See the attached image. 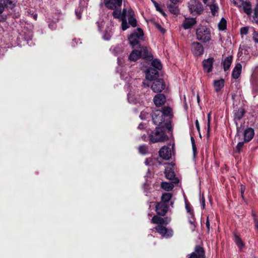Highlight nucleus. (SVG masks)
I'll return each mask as SVG.
<instances>
[{
	"label": "nucleus",
	"mask_w": 258,
	"mask_h": 258,
	"mask_svg": "<svg viewBox=\"0 0 258 258\" xmlns=\"http://www.w3.org/2000/svg\"><path fill=\"white\" fill-rule=\"evenodd\" d=\"M172 130L171 120L166 121L161 126H157L149 135L150 141L152 143H155L168 141L169 138L166 135V133H169L172 136Z\"/></svg>",
	"instance_id": "nucleus-1"
},
{
	"label": "nucleus",
	"mask_w": 258,
	"mask_h": 258,
	"mask_svg": "<svg viewBox=\"0 0 258 258\" xmlns=\"http://www.w3.org/2000/svg\"><path fill=\"white\" fill-rule=\"evenodd\" d=\"M196 34L197 39L202 42L206 43L211 40V30L207 26H200L196 29Z\"/></svg>",
	"instance_id": "nucleus-2"
},
{
	"label": "nucleus",
	"mask_w": 258,
	"mask_h": 258,
	"mask_svg": "<svg viewBox=\"0 0 258 258\" xmlns=\"http://www.w3.org/2000/svg\"><path fill=\"white\" fill-rule=\"evenodd\" d=\"M137 32L135 31L128 37V40L132 47H140V40L144 39V33L141 28H138Z\"/></svg>",
	"instance_id": "nucleus-3"
},
{
	"label": "nucleus",
	"mask_w": 258,
	"mask_h": 258,
	"mask_svg": "<svg viewBox=\"0 0 258 258\" xmlns=\"http://www.w3.org/2000/svg\"><path fill=\"white\" fill-rule=\"evenodd\" d=\"M188 7L190 13L193 15H200L203 11V5L198 1L190 0L188 3Z\"/></svg>",
	"instance_id": "nucleus-4"
},
{
	"label": "nucleus",
	"mask_w": 258,
	"mask_h": 258,
	"mask_svg": "<svg viewBox=\"0 0 258 258\" xmlns=\"http://www.w3.org/2000/svg\"><path fill=\"white\" fill-rule=\"evenodd\" d=\"M152 81L151 89L153 92L160 93L165 89L166 85L163 79L158 78Z\"/></svg>",
	"instance_id": "nucleus-5"
},
{
	"label": "nucleus",
	"mask_w": 258,
	"mask_h": 258,
	"mask_svg": "<svg viewBox=\"0 0 258 258\" xmlns=\"http://www.w3.org/2000/svg\"><path fill=\"white\" fill-rule=\"evenodd\" d=\"M191 51L195 57L201 56L204 54V46L199 42H194L191 45Z\"/></svg>",
	"instance_id": "nucleus-6"
},
{
	"label": "nucleus",
	"mask_w": 258,
	"mask_h": 258,
	"mask_svg": "<svg viewBox=\"0 0 258 258\" xmlns=\"http://www.w3.org/2000/svg\"><path fill=\"white\" fill-rule=\"evenodd\" d=\"M152 118L153 123L158 126H161L165 120L161 110L157 109L155 110L152 114Z\"/></svg>",
	"instance_id": "nucleus-7"
},
{
	"label": "nucleus",
	"mask_w": 258,
	"mask_h": 258,
	"mask_svg": "<svg viewBox=\"0 0 258 258\" xmlns=\"http://www.w3.org/2000/svg\"><path fill=\"white\" fill-rule=\"evenodd\" d=\"M188 258H206L204 248L201 245H196L194 251L189 255Z\"/></svg>",
	"instance_id": "nucleus-8"
},
{
	"label": "nucleus",
	"mask_w": 258,
	"mask_h": 258,
	"mask_svg": "<svg viewBox=\"0 0 258 258\" xmlns=\"http://www.w3.org/2000/svg\"><path fill=\"white\" fill-rule=\"evenodd\" d=\"M169 146H164L159 151V156L165 160H168L171 158V151Z\"/></svg>",
	"instance_id": "nucleus-9"
},
{
	"label": "nucleus",
	"mask_w": 258,
	"mask_h": 258,
	"mask_svg": "<svg viewBox=\"0 0 258 258\" xmlns=\"http://www.w3.org/2000/svg\"><path fill=\"white\" fill-rule=\"evenodd\" d=\"M105 6L109 10H115L122 5V0H103Z\"/></svg>",
	"instance_id": "nucleus-10"
},
{
	"label": "nucleus",
	"mask_w": 258,
	"mask_h": 258,
	"mask_svg": "<svg viewBox=\"0 0 258 258\" xmlns=\"http://www.w3.org/2000/svg\"><path fill=\"white\" fill-rule=\"evenodd\" d=\"M159 70L155 68L149 67L146 72V78L147 80L153 81L158 79Z\"/></svg>",
	"instance_id": "nucleus-11"
},
{
	"label": "nucleus",
	"mask_w": 258,
	"mask_h": 258,
	"mask_svg": "<svg viewBox=\"0 0 258 258\" xmlns=\"http://www.w3.org/2000/svg\"><path fill=\"white\" fill-rule=\"evenodd\" d=\"M168 208L169 207L166 204L159 202L156 205V212L157 215L163 216L167 213Z\"/></svg>",
	"instance_id": "nucleus-12"
},
{
	"label": "nucleus",
	"mask_w": 258,
	"mask_h": 258,
	"mask_svg": "<svg viewBox=\"0 0 258 258\" xmlns=\"http://www.w3.org/2000/svg\"><path fill=\"white\" fill-rule=\"evenodd\" d=\"M233 120L234 122L240 120L246 113L245 109L243 107L236 108L233 110Z\"/></svg>",
	"instance_id": "nucleus-13"
},
{
	"label": "nucleus",
	"mask_w": 258,
	"mask_h": 258,
	"mask_svg": "<svg viewBox=\"0 0 258 258\" xmlns=\"http://www.w3.org/2000/svg\"><path fill=\"white\" fill-rule=\"evenodd\" d=\"M140 55L143 59L151 61L153 59V55L149 52L148 49L146 46H140L139 47Z\"/></svg>",
	"instance_id": "nucleus-14"
},
{
	"label": "nucleus",
	"mask_w": 258,
	"mask_h": 258,
	"mask_svg": "<svg viewBox=\"0 0 258 258\" xmlns=\"http://www.w3.org/2000/svg\"><path fill=\"white\" fill-rule=\"evenodd\" d=\"M155 228L156 231L163 236L170 237L172 235V231L169 230L162 225H158Z\"/></svg>",
	"instance_id": "nucleus-15"
},
{
	"label": "nucleus",
	"mask_w": 258,
	"mask_h": 258,
	"mask_svg": "<svg viewBox=\"0 0 258 258\" xmlns=\"http://www.w3.org/2000/svg\"><path fill=\"white\" fill-rule=\"evenodd\" d=\"M214 61V59L213 57H210L208 59H204L202 62L204 70L207 73L212 72Z\"/></svg>",
	"instance_id": "nucleus-16"
},
{
	"label": "nucleus",
	"mask_w": 258,
	"mask_h": 258,
	"mask_svg": "<svg viewBox=\"0 0 258 258\" xmlns=\"http://www.w3.org/2000/svg\"><path fill=\"white\" fill-rule=\"evenodd\" d=\"M153 100L155 105L160 107L165 104L166 101V98L163 94L159 93L155 96Z\"/></svg>",
	"instance_id": "nucleus-17"
},
{
	"label": "nucleus",
	"mask_w": 258,
	"mask_h": 258,
	"mask_svg": "<svg viewBox=\"0 0 258 258\" xmlns=\"http://www.w3.org/2000/svg\"><path fill=\"white\" fill-rule=\"evenodd\" d=\"M243 139L245 142L251 141L254 135V130L251 127L246 128L243 132Z\"/></svg>",
	"instance_id": "nucleus-18"
},
{
	"label": "nucleus",
	"mask_w": 258,
	"mask_h": 258,
	"mask_svg": "<svg viewBox=\"0 0 258 258\" xmlns=\"http://www.w3.org/2000/svg\"><path fill=\"white\" fill-rule=\"evenodd\" d=\"M165 174L166 178L170 180H172L173 183L175 184L179 183V180L177 177H175V172L172 169H170L168 170H165Z\"/></svg>",
	"instance_id": "nucleus-19"
},
{
	"label": "nucleus",
	"mask_w": 258,
	"mask_h": 258,
	"mask_svg": "<svg viewBox=\"0 0 258 258\" xmlns=\"http://www.w3.org/2000/svg\"><path fill=\"white\" fill-rule=\"evenodd\" d=\"M196 23V18H185L183 22L182 26L184 29H188L195 25Z\"/></svg>",
	"instance_id": "nucleus-20"
},
{
	"label": "nucleus",
	"mask_w": 258,
	"mask_h": 258,
	"mask_svg": "<svg viewBox=\"0 0 258 258\" xmlns=\"http://www.w3.org/2000/svg\"><path fill=\"white\" fill-rule=\"evenodd\" d=\"M128 23L133 27H136L137 25V21L135 17V13L132 9H130L128 12Z\"/></svg>",
	"instance_id": "nucleus-21"
},
{
	"label": "nucleus",
	"mask_w": 258,
	"mask_h": 258,
	"mask_svg": "<svg viewBox=\"0 0 258 258\" xmlns=\"http://www.w3.org/2000/svg\"><path fill=\"white\" fill-rule=\"evenodd\" d=\"M241 70L242 65L240 63H237L232 71V77L235 79H238L240 76Z\"/></svg>",
	"instance_id": "nucleus-22"
},
{
	"label": "nucleus",
	"mask_w": 258,
	"mask_h": 258,
	"mask_svg": "<svg viewBox=\"0 0 258 258\" xmlns=\"http://www.w3.org/2000/svg\"><path fill=\"white\" fill-rule=\"evenodd\" d=\"M167 8L169 11L174 15H178L180 13L177 3H170V4H167Z\"/></svg>",
	"instance_id": "nucleus-23"
},
{
	"label": "nucleus",
	"mask_w": 258,
	"mask_h": 258,
	"mask_svg": "<svg viewBox=\"0 0 258 258\" xmlns=\"http://www.w3.org/2000/svg\"><path fill=\"white\" fill-rule=\"evenodd\" d=\"M225 81L223 79L214 81L213 85L215 92H219L224 86Z\"/></svg>",
	"instance_id": "nucleus-24"
},
{
	"label": "nucleus",
	"mask_w": 258,
	"mask_h": 258,
	"mask_svg": "<svg viewBox=\"0 0 258 258\" xmlns=\"http://www.w3.org/2000/svg\"><path fill=\"white\" fill-rule=\"evenodd\" d=\"M161 112L163 116L169 117L170 119H171L173 117L172 113V109L169 106H164L162 108Z\"/></svg>",
	"instance_id": "nucleus-25"
},
{
	"label": "nucleus",
	"mask_w": 258,
	"mask_h": 258,
	"mask_svg": "<svg viewBox=\"0 0 258 258\" xmlns=\"http://www.w3.org/2000/svg\"><path fill=\"white\" fill-rule=\"evenodd\" d=\"M233 56L232 55L229 56L225 58L223 62V69L225 72L229 70L231 64L232 62Z\"/></svg>",
	"instance_id": "nucleus-26"
},
{
	"label": "nucleus",
	"mask_w": 258,
	"mask_h": 258,
	"mask_svg": "<svg viewBox=\"0 0 258 258\" xmlns=\"http://www.w3.org/2000/svg\"><path fill=\"white\" fill-rule=\"evenodd\" d=\"M242 6L244 12L248 16H250L252 13L251 5L249 2H243L241 4Z\"/></svg>",
	"instance_id": "nucleus-27"
},
{
	"label": "nucleus",
	"mask_w": 258,
	"mask_h": 258,
	"mask_svg": "<svg viewBox=\"0 0 258 258\" xmlns=\"http://www.w3.org/2000/svg\"><path fill=\"white\" fill-rule=\"evenodd\" d=\"M234 123L236 127V134L235 135V137H238L239 139H240L241 137L240 133H242V132L244 131V129L245 122L243 121L242 123H241L240 124H238V121Z\"/></svg>",
	"instance_id": "nucleus-28"
},
{
	"label": "nucleus",
	"mask_w": 258,
	"mask_h": 258,
	"mask_svg": "<svg viewBox=\"0 0 258 258\" xmlns=\"http://www.w3.org/2000/svg\"><path fill=\"white\" fill-rule=\"evenodd\" d=\"M141 58L139 50L135 49L132 51L128 56V59L131 61H136Z\"/></svg>",
	"instance_id": "nucleus-29"
},
{
	"label": "nucleus",
	"mask_w": 258,
	"mask_h": 258,
	"mask_svg": "<svg viewBox=\"0 0 258 258\" xmlns=\"http://www.w3.org/2000/svg\"><path fill=\"white\" fill-rule=\"evenodd\" d=\"M233 236H234V241L235 242L236 244L237 245V246L240 249L242 248L244 246V244L243 242L242 241L241 238L235 232L233 233Z\"/></svg>",
	"instance_id": "nucleus-30"
},
{
	"label": "nucleus",
	"mask_w": 258,
	"mask_h": 258,
	"mask_svg": "<svg viewBox=\"0 0 258 258\" xmlns=\"http://www.w3.org/2000/svg\"><path fill=\"white\" fill-rule=\"evenodd\" d=\"M173 196L172 194L169 192H165L163 193L161 196V203H163L166 204L169 202Z\"/></svg>",
	"instance_id": "nucleus-31"
},
{
	"label": "nucleus",
	"mask_w": 258,
	"mask_h": 258,
	"mask_svg": "<svg viewBox=\"0 0 258 258\" xmlns=\"http://www.w3.org/2000/svg\"><path fill=\"white\" fill-rule=\"evenodd\" d=\"M161 187L164 190L169 191L173 189L174 188V185L172 183L162 182L161 184Z\"/></svg>",
	"instance_id": "nucleus-32"
},
{
	"label": "nucleus",
	"mask_w": 258,
	"mask_h": 258,
	"mask_svg": "<svg viewBox=\"0 0 258 258\" xmlns=\"http://www.w3.org/2000/svg\"><path fill=\"white\" fill-rule=\"evenodd\" d=\"M152 68H155L159 71L162 69V64L161 61L158 59H155L151 62Z\"/></svg>",
	"instance_id": "nucleus-33"
},
{
	"label": "nucleus",
	"mask_w": 258,
	"mask_h": 258,
	"mask_svg": "<svg viewBox=\"0 0 258 258\" xmlns=\"http://www.w3.org/2000/svg\"><path fill=\"white\" fill-rule=\"evenodd\" d=\"M218 29L220 31H224L227 29V21L222 18L218 23Z\"/></svg>",
	"instance_id": "nucleus-34"
},
{
	"label": "nucleus",
	"mask_w": 258,
	"mask_h": 258,
	"mask_svg": "<svg viewBox=\"0 0 258 258\" xmlns=\"http://www.w3.org/2000/svg\"><path fill=\"white\" fill-rule=\"evenodd\" d=\"M152 222L154 224H159L158 225H163V219L162 218L155 215L153 217Z\"/></svg>",
	"instance_id": "nucleus-35"
},
{
	"label": "nucleus",
	"mask_w": 258,
	"mask_h": 258,
	"mask_svg": "<svg viewBox=\"0 0 258 258\" xmlns=\"http://www.w3.org/2000/svg\"><path fill=\"white\" fill-rule=\"evenodd\" d=\"M244 143H245L244 141L243 142H239L236 146L235 148L234 149V151L239 154L240 153L244 146Z\"/></svg>",
	"instance_id": "nucleus-36"
},
{
	"label": "nucleus",
	"mask_w": 258,
	"mask_h": 258,
	"mask_svg": "<svg viewBox=\"0 0 258 258\" xmlns=\"http://www.w3.org/2000/svg\"><path fill=\"white\" fill-rule=\"evenodd\" d=\"M210 9L213 16H216L219 10V7L217 4H212L210 6Z\"/></svg>",
	"instance_id": "nucleus-37"
},
{
	"label": "nucleus",
	"mask_w": 258,
	"mask_h": 258,
	"mask_svg": "<svg viewBox=\"0 0 258 258\" xmlns=\"http://www.w3.org/2000/svg\"><path fill=\"white\" fill-rule=\"evenodd\" d=\"M139 151L142 154H146L148 152V148L145 145H141L139 147Z\"/></svg>",
	"instance_id": "nucleus-38"
},
{
	"label": "nucleus",
	"mask_w": 258,
	"mask_h": 258,
	"mask_svg": "<svg viewBox=\"0 0 258 258\" xmlns=\"http://www.w3.org/2000/svg\"><path fill=\"white\" fill-rule=\"evenodd\" d=\"M4 4L5 7L10 9H12L15 7V4L13 1L5 0Z\"/></svg>",
	"instance_id": "nucleus-39"
},
{
	"label": "nucleus",
	"mask_w": 258,
	"mask_h": 258,
	"mask_svg": "<svg viewBox=\"0 0 258 258\" xmlns=\"http://www.w3.org/2000/svg\"><path fill=\"white\" fill-rule=\"evenodd\" d=\"M185 209H186L187 212L188 214H191L192 216L194 210L192 209V207L191 206L190 203L186 200L185 201Z\"/></svg>",
	"instance_id": "nucleus-40"
},
{
	"label": "nucleus",
	"mask_w": 258,
	"mask_h": 258,
	"mask_svg": "<svg viewBox=\"0 0 258 258\" xmlns=\"http://www.w3.org/2000/svg\"><path fill=\"white\" fill-rule=\"evenodd\" d=\"M121 28L123 31H125L129 28V25L127 23L126 18H122Z\"/></svg>",
	"instance_id": "nucleus-41"
},
{
	"label": "nucleus",
	"mask_w": 258,
	"mask_h": 258,
	"mask_svg": "<svg viewBox=\"0 0 258 258\" xmlns=\"http://www.w3.org/2000/svg\"><path fill=\"white\" fill-rule=\"evenodd\" d=\"M189 216L188 217V222L190 224L193 225L194 228L196 227V218L195 217V214L194 212L193 213V216H192L191 214H189Z\"/></svg>",
	"instance_id": "nucleus-42"
},
{
	"label": "nucleus",
	"mask_w": 258,
	"mask_h": 258,
	"mask_svg": "<svg viewBox=\"0 0 258 258\" xmlns=\"http://www.w3.org/2000/svg\"><path fill=\"white\" fill-rule=\"evenodd\" d=\"M211 113L210 112L208 114V122H207V136L208 138L209 137V134L210 131V123H211Z\"/></svg>",
	"instance_id": "nucleus-43"
},
{
	"label": "nucleus",
	"mask_w": 258,
	"mask_h": 258,
	"mask_svg": "<svg viewBox=\"0 0 258 258\" xmlns=\"http://www.w3.org/2000/svg\"><path fill=\"white\" fill-rule=\"evenodd\" d=\"M253 19L256 24H258V4H257L254 9V15Z\"/></svg>",
	"instance_id": "nucleus-44"
},
{
	"label": "nucleus",
	"mask_w": 258,
	"mask_h": 258,
	"mask_svg": "<svg viewBox=\"0 0 258 258\" xmlns=\"http://www.w3.org/2000/svg\"><path fill=\"white\" fill-rule=\"evenodd\" d=\"M114 11L112 13V15L114 18L118 19L121 16V13L120 10H117L115 9V10H113Z\"/></svg>",
	"instance_id": "nucleus-45"
},
{
	"label": "nucleus",
	"mask_w": 258,
	"mask_h": 258,
	"mask_svg": "<svg viewBox=\"0 0 258 258\" xmlns=\"http://www.w3.org/2000/svg\"><path fill=\"white\" fill-rule=\"evenodd\" d=\"M248 32V27H243L241 28L240 29V34L241 35H246Z\"/></svg>",
	"instance_id": "nucleus-46"
},
{
	"label": "nucleus",
	"mask_w": 258,
	"mask_h": 258,
	"mask_svg": "<svg viewBox=\"0 0 258 258\" xmlns=\"http://www.w3.org/2000/svg\"><path fill=\"white\" fill-rule=\"evenodd\" d=\"M155 27L156 28L158 29L162 34H164L166 30L164 28H163L161 25H160L158 23L155 24Z\"/></svg>",
	"instance_id": "nucleus-47"
},
{
	"label": "nucleus",
	"mask_w": 258,
	"mask_h": 258,
	"mask_svg": "<svg viewBox=\"0 0 258 258\" xmlns=\"http://www.w3.org/2000/svg\"><path fill=\"white\" fill-rule=\"evenodd\" d=\"M232 3H233V4L235 6H240L241 4L242 3L243 1L242 0H230Z\"/></svg>",
	"instance_id": "nucleus-48"
},
{
	"label": "nucleus",
	"mask_w": 258,
	"mask_h": 258,
	"mask_svg": "<svg viewBox=\"0 0 258 258\" xmlns=\"http://www.w3.org/2000/svg\"><path fill=\"white\" fill-rule=\"evenodd\" d=\"M154 6L156 8V9L157 11L159 12H162V9L160 8L159 5L156 2L153 1Z\"/></svg>",
	"instance_id": "nucleus-49"
},
{
	"label": "nucleus",
	"mask_w": 258,
	"mask_h": 258,
	"mask_svg": "<svg viewBox=\"0 0 258 258\" xmlns=\"http://www.w3.org/2000/svg\"><path fill=\"white\" fill-rule=\"evenodd\" d=\"M245 190V187L244 185L241 184L240 186V192H241V197L242 199L244 198V193Z\"/></svg>",
	"instance_id": "nucleus-50"
},
{
	"label": "nucleus",
	"mask_w": 258,
	"mask_h": 258,
	"mask_svg": "<svg viewBox=\"0 0 258 258\" xmlns=\"http://www.w3.org/2000/svg\"><path fill=\"white\" fill-rule=\"evenodd\" d=\"M206 225V227H207V232L209 233V232H210V220L209 219V217L208 216L207 217Z\"/></svg>",
	"instance_id": "nucleus-51"
},
{
	"label": "nucleus",
	"mask_w": 258,
	"mask_h": 258,
	"mask_svg": "<svg viewBox=\"0 0 258 258\" xmlns=\"http://www.w3.org/2000/svg\"><path fill=\"white\" fill-rule=\"evenodd\" d=\"M195 125H196V128L197 129V130L200 134V137H201V135L200 134V126L199 122L198 119H197L195 121Z\"/></svg>",
	"instance_id": "nucleus-52"
},
{
	"label": "nucleus",
	"mask_w": 258,
	"mask_h": 258,
	"mask_svg": "<svg viewBox=\"0 0 258 258\" xmlns=\"http://www.w3.org/2000/svg\"><path fill=\"white\" fill-rule=\"evenodd\" d=\"M163 225L164 224V225H167L169 223V222H170L171 221V219L170 218H168L167 217H165L164 218H163Z\"/></svg>",
	"instance_id": "nucleus-53"
},
{
	"label": "nucleus",
	"mask_w": 258,
	"mask_h": 258,
	"mask_svg": "<svg viewBox=\"0 0 258 258\" xmlns=\"http://www.w3.org/2000/svg\"><path fill=\"white\" fill-rule=\"evenodd\" d=\"M7 19V16L6 15L4 14H0V22H4Z\"/></svg>",
	"instance_id": "nucleus-54"
},
{
	"label": "nucleus",
	"mask_w": 258,
	"mask_h": 258,
	"mask_svg": "<svg viewBox=\"0 0 258 258\" xmlns=\"http://www.w3.org/2000/svg\"><path fill=\"white\" fill-rule=\"evenodd\" d=\"M253 39L255 42L258 43V33L254 31L253 33Z\"/></svg>",
	"instance_id": "nucleus-55"
},
{
	"label": "nucleus",
	"mask_w": 258,
	"mask_h": 258,
	"mask_svg": "<svg viewBox=\"0 0 258 258\" xmlns=\"http://www.w3.org/2000/svg\"><path fill=\"white\" fill-rule=\"evenodd\" d=\"M192 149L193 151L194 156V157H195L197 154V149L196 145H194L193 146H192Z\"/></svg>",
	"instance_id": "nucleus-56"
},
{
	"label": "nucleus",
	"mask_w": 258,
	"mask_h": 258,
	"mask_svg": "<svg viewBox=\"0 0 258 258\" xmlns=\"http://www.w3.org/2000/svg\"><path fill=\"white\" fill-rule=\"evenodd\" d=\"M253 222L254 224L255 229L258 231V219H254Z\"/></svg>",
	"instance_id": "nucleus-57"
},
{
	"label": "nucleus",
	"mask_w": 258,
	"mask_h": 258,
	"mask_svg": "<svg viewBox=\"0 0 258 258\" xmlns=\"http://www.w3.org/2000/svg\"><path fill=\"white\" fill-rule=\"evenodd\" d=\"M201 201H202V209H204L205 208L206 204H205V199L204 197H202Z\"/></svg>",
	"instance_id": "nucleus-58"
},
{
	"label": "nucleus",
	"mask_w": 258,
	"mask_h": 258,
	"mask_svg": "<svg viewBox=\"0 0 258 258\" xmlns=\"http://www.w3.org/2000/svg\"><path fill=\"white\" fill-rule=\"evenodd\" d=\"M5 7L4 6V5L0 3V14H2L3 12L4 11Z\"/></svg>",
	"instance_id": "nucleus-59"
},
{
	"label": "nucleus",
	"mask_w": 258,
	"mask_h": 258,
	"mask_svg": "<svg viewBox=\"0 0 258 258\" xmlns=\"http://www.w3.org/2000/svg\"><path fill=\"white\" fill-rule=\"evenodd\" d=\"M126 9H123V11H122V13L121 14V15L122 16V18H125V16H126Z\"/></svg>",
	"instance_id": "nucleus-60"
},
{
	"label": "nucleus",
	"mask_w": 258,
	"mask_h": 258,
	"mask_svg": "<svg viewBox=\"0 0 258 258\" xmlns=\"http://www.w3.org/2000/svg\"><path fill=\"white\" fill-rule=\"evenodd\" d=\"M251 215L253 217V220L255 219H257L256 215L255 213L253 211H252Z\"/></svg>",
	"instance_id": "nucleus-61"
},
{
	"label": "nucleus",
	"mask_w": 258,
	"mask_h": 258,
	"mask_svg": "<svg viewBox=\"0 0 258 258\" xmlns=\"http://www.w3.org/2000/svg\"><path fill=\"white\" fill-rule=\"evenodd\" d=\"M190 140H191L192 146H193L194 145H196L195 139L193 137H191Z\"/></svg>",
	"instance_id": "nucleus-62"
},
{
	"label": "nucleus",
	"mask_w": 258,
	"mask_h": 258,
	"mask_svg": "<svg viewBox=\"0 0 258 258\" xmlns=\"http://www.w3.org/2000/svg\"><path fill=\"white\" fill-rule=\"evenodd\" d=\"M171 3H178L180 0H169Z\"/></svg>",
	"instance_id": "nucleus-63"
},
{
	"label": "nucleus",
	"mask_w": 258,
	"mask_h": 258,
	"mask_svg": "<svg viewBox=\"0 0 258 258\" xmlns=\"http://www.w3.org/2000/svg\"><path fill=\"white\" fill-rule=\"evenodd\" d=\"M197 101H198V102L199 103V102H200V96H199V95L198 94L197 95Z\"/></svg>",
	"instance_id": "nucleus-64"
}]
</instances>
